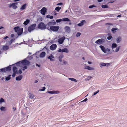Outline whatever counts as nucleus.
Masks as SVG:
<instances>
[{"label":"nucleus","instance_id":"49","mask_svg":"<svg viewBox=\"0 0 127 127\" xmlns=\"http://www.w3.org/2000/svg\"><path fill=\"white\" fill-rule=\"evenodd\" d=\"M45 87H42V89L40 90V91H44L45 90Z\"/></svg>","mask_w":127,"mask_h":127},{"label":"nucleus","instance_id":"11","mask_svg":"<svg viewBox=\"0 0 127 127\" xmlns=\"http://www.w3.org/2000/svg\"><path fill=\"white\" fill-rule=\"evenodd\" d=\"M47 93H48L51 94H57L59 93V92L58 91H48L47 92Z\"/></svg>","mask_w":127,"mask_h":127},{"label":"nucleus","instance_id":"54","mask_svg":"<svg viewBox=\"0 0 127 127\" xmlns=\"http://www.w3.org/2000/svg\"><path fill=\"white\" fill-rule=\"evenodd\" d=\"M53 23V25H55L56 24V22H49L48 23V24L49 25L51 23Z\"/></svg>","mask_w":127,"mask_h":127},{"label":"nucleus","instance_id":"33","mask_svg":"<svg viewBox=\"0 0 127 127\" xmlns=\"http://www.w3.org/2000/svg\"><path fill=\"white\" fill-rule=\"evenodd\" d=\"M11 76V75H9L8 76L6 77L5 78V80L6 81H8L9 80L11 79L10 76Z\"/></svg>","mask_w":127,"mask_h":127},{"label":"nucleus","instance_id":"22","mask_svg":"<svg viewBox=\"0 0 127 127\" xmlns=\"http://www.w3.org/2000/svg\"><path fill=\"white\" fill-rule=\"evenodd\" d=\"M9 48L8 46L5 45L2 47L3 50L4 51H6L8 50Z\"/></svg>","mask_w":127,"mask_h":127},{"label":"nucleus","instance_id":"61","mask_svg":"<svg viewBox=\"0 0 127 127\" xmlns=\"http://www.w3.org/2000/svg\"><path fill=\"white\" fill-rule=\"evenodd\" d=\"M9 37H8L7 36H6L5 37H4L3 38V39H6L7 38H8Z\"/></svg>","mask_w":127,"mask_h":127},{"label":"nucleus","instance_id":"47","mask_svg":"<svg viewBox=\"0 0 127 127\" xmlns=\"http://www.w3.org/2000/svg\"><path fill=\"white\" fill-rule=\"evenodd\" d=\"M96 7V6L95 5H90L89 7V8H92L94 7Z\"/></svg>","mask_w":127,"mask_h":127},{"label":"nucleus","instance_id":"40","mask_svg":"<svg viewBox=\"0 0 127 127\" xmlns=\"http://www.w3.org/2000/svg\"><path fill=\"white\" fill-rule=\"evenodd\" d=\"M43 50L45 51L46 50L48 52L49 50V49L48 48L46 47H44L43 48Z\"/></svg>","mask_w":127,"mask_h":127},{"label":"nucleus","instance_id":"30","mask_svg":"<svg viewBox=\"0 0 127 127\" xmlns=\"http://www.w3.org/2000/svg\"><path fill=\"white\" fill-rule=\"evenodd\" d=\"M61 7L59 6H57L55 8V10H56L57 12H59L60 10L61 9Z\"/></svg>","mask_w":127,"mask_h":127},{"label":"nucleus","instance_id":"13","mask_svg":"<svg viewBox=\"0 0 127 127\" xmlns=\"http://www.w3.org/2000/svg\"><path fill=\"white\" fill-rule=\"evenodd\" d=\"M64 29L65 30V32H67L69 33L70 32V28L68 26H66L64 28Z\"/></svg>","mask_w":127,"mask_h":127},{"label":"nucleus","instance_id":"18","mask_svg":"<svg viewBox=\"0 0 127 127\" xmlns=\"http://www.w3.org/2000/svg\"><path fill=\"white\" fill-rule=\"evenodd\" d=\"M12 69L13 72L16 73V74L18 73L17 68L16 66H13Z\"/></svg>","mask_w":127,"mask_h":127},{"label":"nucleus","instance_id":"14","mask_svg":"<svg viewBox=\"0 0 127 127\" xmlns=\"http://www.w3.org/2000/svg\"><path fill=\"white\" fill-rule=\"evenodd\" d=\"M23 28H21L20 30L17 32L18 35V36H20L23 33Z\"/></svg>","mask_w":127,"mask_h":127},{"label":"nucleus","instance_id":"24","mask_svg":"<svg viewBox=\"0 0 127 127\" xmlns=\"http://www.w3.org/2000/svg\"><path fill=\"white\" fill-rule=\"evenodd\" d=\"M47 58L48 59H50L51 61H53V60L52 59L54 58V57L52 54H51L49 56L47 57Z\"/></svg>","mask_w":127,"mask_h":127},{"label":"nucleus","instance_id":"52","mask_svg":"<svg viewBox=\"0 0 127 127\" xmlns=\"http://www.w3.org/2000/svg\"><path fill=\"white\" fill-rule=\"evenodd\" d=\"M88 100V99L87 98H85L84 100H83L82 101L80 102H86Z\"/></svg>","mask_w":127,"mask_h":127},{"label":"nucleus","instance_id":"50","mask_svg":"<svg viewBox=\"0 0 127 127\" xmlns=\"http://www.w3.org/2000/svg\"><path fill=\"white\" fill-rule=\"evenodd\" d=\"M101 65L102 66H104L106 65V64L105 63H102L101 64Z\"/></svg>","mask_w":127,"mask_h":127},{"label":"nucleus","instance_id":"59","mask_svg":"<svg viewBox=\"0 0 127 127\" xmlns=\"http://www.w3.org/2000/svg\"><path fill=\"white\" fill-rule=\"evenodd\" d=\"M12 3L9 4H8V6L9 8H11L12 7Z\"/></svg>","mask_w":127,"mask_h":127},{"label":"nucleus","instance_id":"4","mask_svg":"<svg viewBox=\"0 0 127 127\" xmlns=\"http://www.w3.org/2000/svg\"><path fill=\"white\" fill-rule=\"evenodd\" d=\"M22 65H29L30 64V62L26 59H24V60L21 61Z\"/></svg>","mask_w":127,"mask_h":127},{"label":"nucleus","instance_id":"9","mask_svg":"<svg viewBox=\"0 0 127 127\" xmlns=\"http://www.w3.org/2000/svg\"><path fill=\"white\" fill-rule=\"evenodd\" d=\"M65 39V37L64 36L62 37L59 39L58 40V42L59 44H62L63 43Z\"/></svg>","mask_w":127,"mask_h":127},{"label":"nucleus","instance_id":"51","mask_svg":"<svg viewBox=\"0 0 127 127\" xmlns=\"http://www.w3.org/2000/svg\"><path fill=\"white\" fill-rule=\"evenodd\" d=\"M22 70L21 69H20L18 71V73L21 74L22 73Z\"/></svg>","mask_w":127,"mask_h":127},{"label":"nucleus","instance_id":"26","mask_svg":"<svg viewBox=\"0 0 127 127\" xmlns=\"http://www.w3.org/2000/svg\"><path fill=\"white\" fill-rule=\"evenodd\" d=\"M16 3H12V8L14 9H16L17 8V6L16 5Z\"/></svg>","mask_w":127,"mask_h":127},{"label":"nucleus","instance_id":"5","mask_svg":"<svg viewBox=\"0 0 127 127\" xmlns=\"http://www.w3.org/2000/svg\"><path fill=\"white\" fill-rule=\"evenodd\" d=\"M60 28L59 26H51L50 27V29L53 32H57Z\"/></svg>","mask_w":127,"mask_h":127},{"label":"nucleus","instance_id":"57","mask_svg":"<svg viewBox=\"0 0 127 127\" xmlns=\"http://www.w3.org/2000/svg\"><path fill=\"white\" fill-rule=\"evenodd\" d=\"M28 33V32L27 30H26L23 33V34L24 35Z\"/></svg>","mask_w":127,"mask_h":127},{"label":"nucleus","instance_id":"34","mask_svg":"<svg viewBox=\"0 0 127 127\" xmlns=\"http://www.w3.org/2000/svg\"><path fill=\"white\" fill-rule=\"evenodd\" d=\"M0 109L1 111H4L6 110L5 107L3 106L1 107L0 108Z\"/></svg>","mask_w":127,"mask_h":127},{"label":"nucleus","instance_id":"15","mask_svg":"<svg viewBox=\"0 0 127 127\" xmlns=\"http://www.w3.org/2000/svg\"><path fill=\"white\" fill-rule=\"evenodd\" d=\"M46 55V53L45 52H41L40 55V58H43Z\"/></svg>","mask_w":127,"mask_h":127},{"label":"nucleus","instance_id":"36","mask_svg":"<svg viewBox=\"0 0 127 127\" xmlns=\"http://www.w3.org/2000/svg\"><path fill=\"white\" fill-rule=\"evenodd\" d=\"M120 46H118L116 48L115 50H114L113 49V51L114 52H118L119 50L120 49Z\"/></svg>","mask_w":127,"mask_h":127},{"label":"nucleus","instance_id":"53","mask_svg":"<svg viewBox=\"0 0 127 127\" xmlns=\"http://www.w3.org/2000/svg\"><path fill=\"white\" fill-rule=\"evenodd\" d=\"M92 78V77H91V76H88L87 78V80H90Z\"/></svg>","mask_w":127,"mask_h":127},{"label":"nucleus","instance_id":"28","mask_svg":"<svg viewBox=\"0 0 127 127\" xmlns=\"http://www.w3.org/2000/svg\"><path fill=\"white\" fill-rule=\"evenodd\" d=\"M117 46V44L115 43H113L112 44L111 47L112 49H113L115 48H116Z\"/></svg>","mask_w":127,"mask_h":127},{"label":"nucleus","instance_id":"29","mask_svg":"<svg viewBox=\"0 0 127 127\" xmlns=\"http://www.w3.org/2000/svg\"><path fill=\"white\" fill-rule=\"evenodd\" d=\"M85 69H88L89 70H92L93 69V68L90 67L88 66H86Z\"/></svg>","mask_w":127,"mask_h":127},{"label":"nucleus","instance_id":"37","mask_svg":"<svg viewBox=\"0 0 127 127\" xmlns=\"http://www.w3.org/2000/svg\"><path fill=\"white\" fill-rule=\"evenodd\" d=\"M107 38L108 40H110L112 38V37L111 34H108V36Z\"/></svg>","mask_w":127,"mask_h":127},{"label":"nucleus","instance_id":"8","mask_svg":"<svg viewBox=\"0 0 127 127\" xmlns=\"http://www.w3.org/2000/svg\"><path fill=\"white\" fill-rule=\"evenodd\" d=\"M104 42V39H99L95 41V43L99 45L102 44Z\"/></svg>","mask_w":127,"mask_h":127},{"label":"nucleus","instance_id":"48","mask_svg":"<svg viewBox=\"0 0 127 127\" xmlns=\"http://www.w3.org/2000/svg\"><path fill=\"white\" fill-rule=\"evenodd\" d=\"M81 34V33H80L79 32H78L76 34V36L77 37H79V36H80Z\"/></svg>","mask_w":127,"mask_h":127},{"label":"nucleus","instance_id":"16","mask_svg":"<svg viewBox=\"0 0 127 127\" xmlns=\"http://www.w3.org/2000/svg\"><path fill=\"white\" fill-rule=\"evenodd\" d=\"M21 61H20L16 63L15 64H12L10 65V66L11 67V66H12L13 65H16L17 66H19L20 67H21V65L22 64L21 63Z\"/></svg>","mask_w":127,"mask_h":127},{"label":"nucleus","instance_id":"23","mask_svg":"<svg viewBox=\"0 0 127 127\" xmlns=\"http://www.w3.org/2000/svg\"><path fill=\"white\" fill-rule=\"evenodd\" d=\"M30 22V20L28 19H27L24 21L23 23V24L25 25L26 26Z\"/></svg>","mask_w":127,"mask_h":127},{"label":"nucleus","instance_id":"1","mask_svg":"<svg viewBox=\"0 0 127 127\" xmlns=\"http://www.w3.org/2000/svg\"><path fill=\"white\" fill-rule=\"evenodd\" d=\"M37 28L41 30H44L46 28V26L44 23L41 22L38 25Z\"/></svg>","mask_w":127,"mask_h":127},{"label":"nucleus","instance_id":"41","mask_svg":"<svg viewBox=\"0 0 127 127\" xmlns=\"http://www.w3.org/2000/svg\"><path fill=\"white\" fill-rule=\"evenodd\" d=\"M62 21V19H57L56 20V21L57 23H60Z\"/></svg>","mask_w":127,"mask_h":127},{"label":"nucleus","instance_id":"17","mask_svg":"<svg viewBox=\"0 0 127 127\" xmlns=\"http://www.w3.org/2000/svg\"><path fill=\"white\" fill-rule=\"evenodd\" d=\"M99 47L100 48L101 50L104 53H106V50L105 48L102 45H100Z\"/></svg>","mask_w":127,"mask_h":127},{"label":"nucleus","instance_id":"56","mask_svg":"<svg viewBox=\"0 0 127 127\" xmlns=\"http://www.w3.org/2000/svg\"><path fill=\"white\" fill-rule=\"evenodd\" d=\"M106 51L107 52H110V49L108 48H107L106 49Z\"/></svg>","mask_w":127,"mask_h":127},{"label":"nucleus","instance_id":"39","mask_svg":"<svg viewBox=\"0 0 127 127\" xmlns=\"http://www.w3.org/2000/svg\"><path fill=\"white\" fill-rule=\"evenodd\" d=\"M121 38L119 37H118L116 39V42L117 43H118L120 41Z\"/></svg>","mask_w":127,"mask_h":127},{"label":"nucleus","instance_id":"31","mask_svg":"<svg viewBox=\"0 0 127 127\" xmlns=\"http://www.w3.org/2000/svg\"><path fill=\"white\" fill-rule=\"evenodd\" d=\"M46 17L47 18H49L51 19H53V16H51L50 15H46Z\"/></svg>","mask_w":127,"mask_h":127},{"label":"nucleus","instance_id":"46","mask_svg":"<svg viewBox=\"0 0 127 127\" xmlns=\"http://www.w3.org/2000/svg\"><path fill=\"white\" fill-rule=\"evenodd\" d=\"M27 58H29V60H31L32 59L33 57L32 56H28Z\"/></svg>","mask_w":127,"mask_h":127},{"label":"nucleus","instance_id":"32","mask_svg":"<svg viewBox=\"0 0 127 127\" xmlns=\"http://www.w3.org/2000/svg\"><path fill=\"white\" fill-rule=\"evenodd\" d=\"M117 29H118L117 28H113L111 30L113 33H114L116 32V30Z\"/></svg>","mask_w":127,"mask_h":127},{"label":"nucleus","instance_id":"35","mask_svg":"<svg viewBox=\"0 0 127 127\" xmlns=\"http://www.w3.org/2000/svg\"><path fill=\"white\" fill-rule=\"evenodd\" d=\"M101 7L102 8H107L108 7V6L107 5H106V4H105V5L102 4L101 5Z\"/></svg>","mask_w":127,"mask_h":127},{"label":"nucleus","instance_id":"60","mask_svg":"<svg viewBox=\"0 0 127 127\" xmlns=\"http://www.w3.org/2000/svg\"><path fill=\"white\" fill-rule=\"evenodd\" d=\"M63 63H64V64H66L67 63V62H66L64 60L63 61Z\"/></svg>","mask_w":127,"mask_h":127},{"label":"nucleus","instance_id":"55","mask_svg":"<svg viewBox=\"0 0 127 127\" xmlns=\"http://www.w3.org/2000/svg\"><path fill=\"white\" fill-rule=\"evenodd\" d=\"M16 73H15V72H13L12 74V76L13 77H15L16 75Z\"/></svg>","mask_w":127,"mask_h":127},{"label":"nucleus","instance_id":"38","mask_svg":"<svg viewBox=\"0 0 127 127\" xmlns=\"http://www.w3.org/2000/svg\"><path fill=\"white\" fill-rule=\"evenodd\" d=\"M68 79L69 80H71L72 81H73L75 82H76L77 81L75 79L73 78H69Z\"/></svg>","mask_w":127,"mask_h":127},{"label":"nucleus","instance_id":"27","mask_svg":"<svg viewBox=\"0 0 127 127\" xmlns=\"http://www.w3.org/2000/svg\"><path fill=\"white\" fill-rule=\"evenodd\" d=\"M62 21H64L70 22V20L67 18H64L63 19Z\"/></svg>","mask_w":127,"mask_h":127},{"label":"nucleus","instance_id":"3","mask_svg":"<svg viewBox=\"0 0 127 127\" xmlns=\"http://www.w3.org/2000/svg\"><path fill=\"white\" fill-rule=\"evenodd\" d=\"M36 26V24H32L29 26L28 28V31L29 32H31V31H33L35 29Z\"/></svg>","mask_w":127,"mask_h":127},{"label":"nucleus","instance_id":"20","mask_svg":"<svg viewBox=\"0 0 127 127\" xmlns=\"http://www.w3.org/2000/svg\"><path fill=\"white\" fill-rule=\"evenodd\" d=\"M15 40V39H12L10 41H8L6 43L7 45H11L13 42Z\"/></svg>","mask_w":127,"mask_h":127},{"label":"nucleus","instance_id":"7","mask_svg":"<svg viewBox=\"0 0 127 127\" xmlns=\"http://www.w3.org/2000/svg\"><path fill=\"white\" fill-rule=\"evenodd\" d=\"M59 52H65L66 53H68L69 52V51L68 49L66 48H64L62 49H59L58 51Z\"/></svg>","mask_w":127,"mask_h":127},{"label":"nucleus","instance_id":"64","mask_svg":"<svg viewBox=\"0 0 127 127\" xmlns=\"http://www.w3.org/2000/svg\"><path fill=\"white\" fill-rule=\"evenodd\" d=\"M106 65H107V66L109 65L110 64V63H107L106 64Z\"/></svg>","mask_w":127,"mask_h":127},{"label":"nucleus","instance_id":"12","mask_svg":"<svg viewBox=\"0 0 127 127\" xmlns=\"http://www.w3.org/2000/svg\"><path fill=\"white\" fill-rule=\"evenodd\" d=\"M57 45L56 44H53L50 47V49L52 50H54L56 49Z\"/></svg>","mask_w":127,"mask_h":127},{"label":"nucleus","instance_id":"6","mask_svg":"<svg viewBox=\"0 0 127 127\" xmlns=\"http://www.w3.org/2000/svg\"><path fill=\"white\" fill-rule=\"evenodd\" d=\"M39 11L42 14L44 15L47 12V9L46 8L44 7L42 8Z\"/></svg>","mask_w":127,"mask_h":127},{"label":"nucleus","instance_id":"10","mask_svg":"<svg viewBox=\"0 0 127 127\" xmlns=\"http://www.w3.org/2000/svg\"><path fill=\"white\" fill-rule=\"evenodd\" d=\"M86 23V22L85 20H82L80 21V22L78 24L77 26L79 27H82L84 24Z\"/></svg>","mask_w":127,"mask_h":127},{"label":"nucleus","instance_id":"42","mask_svg":"<svg viewBox=\"0 0 127 127\" xmlns=\"http://www.w3.org/2000/svg\"><path fill=\"white\" fill-rule=\"evenodd\" d=\"M34 96L31 93L29 94V97L31 99H32Z\"/></svg>","mask_w":127,"mask_h":127},{"label":"nucleus","instance_id":"62","mask_svg":"<svg viewBox=\"0 0 127 127\" xmlns=\"http://www.w3.org/2000/svg\"><path fill=\"white\" fill-rule=\"evenodd\" d=\"M36 65L38 67H40V64H36Z\"/></svg>","mask_w":127,"mask_h":127},{"label":"nucleus","instance_id":"44","mask_svg":"<svg viewBox=\"0 0 127 127\" xmlns=\"http://www.w3.org/2000/svg\"><path fill=\"white\" fill-rule=\"evenodd\" d=\"M27 66L24 65V66L23 67V68H21V69L22 70H24L25 69H27Z\"/></svg>","mask_w":127,"mask_h":127},{"label":"nucleus","instance_id":"25","mask_svg":"<svg viewBox=\"0 0 127 127\" xmlns=\"http://www.w3.org/2000/svg\"><path fill=\"white\" fill-rule=\"evenodd\" d=\"M20 28L19 27L17 26L14 27L13 29L14 30L15 32H17L20 30Z\"/></svg>","mask_w":127,"mask_h":127},{"label":"nucleus","instance_id":"2","mask_svg":"<svg viewBox=\"0 0 127 127\" xmlns=\"http://www.w3.org/2000/svg\"><path fill=\"white\" fill-rule=\"evenodd\" d=\"M11 70V67L10 65H9L6 67L0 69V72H1L6 73V72L10 71Z\"/></svg>","mask_w":127,"mask_h":127},{"label":"nucleus","instance_id":"21","mask_svg":"<svg viewBox=\"0 0 127 127\" xmlns=\"http://www.w3.org/2000/svg\"><path fill=\"white\" fill-rule=\"evenodd\" d=\"M27 4L26 3H25L23 4L20 8V9L21 10H23L25 9L26 7Z\"/></svg>","mask_w":127,"mask_h":127},{"label":"nucleus","instance_id":"58","mask_svg":"<svg viewBox=\"0 0 127 127\" xmlns=\"http://www.w3.org/2000/svg\"><path fill=\"white\" fill-rule=\"evenodd\" d=\"M63 4V3L62 2H59L57 4V5H60Z\"/></svg>","mask_w":127,"mask_h":127},{"label":"nucleus","instance_id":"43","mask_svg":"<svg viewBox=\"0 0 127 127\" xmlns=\"http://www.w3.org/2000/svg\"><path fill=\"white\" fill-rule=\"evenodd\" d=\"M4 102V99L2 98H1L0 99V104Z\"/></svg>","mask_w":127,"mask_h":127},{"label":"nucleus","instance_id":"45","mask_svg":"<svg viewBox=\"0 0 127 127\" xmlns=\"http://www.w3.org/2000/svg\"><path fill=\"white\" fill-rule=\"evenodd\" d=\"M99 90H98L97 91L95 92L93 94V96H94L96 94L98 93L99 92Z\"/></svg>","mask_w":127,"mask_h":127},{"label":"nucleus","instance_id":"19","mask_svg":"<svg viewBox=\"0 0 127 127\" xmlns=\"http://www.w3.org/2000/svg\"><path fill=\"white\" fill-rule=\"evenodd\" d=\"M22 78V75L16 77V81H20Z\"/></svg>","mask_w":127,"mask_h":127},{"label":"nucleus","instance_id":"63","mask_svg":"<svg viewBox=\"0 0 127 127\" xmlns=\"http://www.w3.org/2000/svg\"><path fill=\"white\" fill-rule=\"evenodd\" d=\"M11 37H13L14 36V34H11Z\"/></svg>","mask_w":127,"mask_h":127}]
</instances>
